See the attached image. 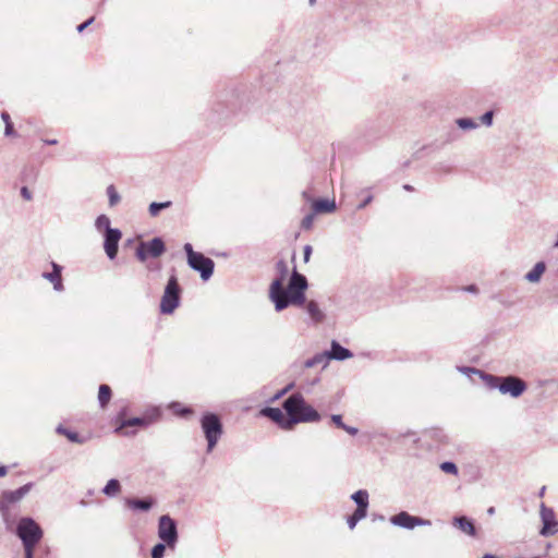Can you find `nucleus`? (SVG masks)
<instances>
[{"label":"nucleus","mask_w":558,"mask_h":558,"mask_svg":"<svg viewBox=\"0 0 558 558\" xmlns=\"http://www.w3.org/2000/svg\"><path fill=\"white\" fill-rule=\"evenodd\" d=\"M276 270L278 276L269 287V299L275 304L276 311L281 312L289 305L300 306L304 304L305 290L307 289L306 277L294 269L287 288H284L283 284L289 275L288 264L284 260L277 262Z\"/></svg>","instance_id":"obj_1"},{"label":"nucleus","mask_w":558,"mask_h":558,"mask_svg":"<svg viewBox=\"0 0 558 558\" xmlns=\"http://www.w3.org/2000/svg\"><path fill=\"white\" fill-rule=\"evenodd\" d=\"M284 411L289 415L292 427L299 423L320 421V414L308 403L301 393H293L283 401Z\"/></svg>","instance_id":"obj_2"},{"label":"nucleus","mask_w":558,"mask_h":558,"mask_svg":"<svg viewBox=\"0 0 558 558\" xmlns=\"http://www.w3.org/2000/svg\"><path fill=\"white\" fill-rule=\"evenodd\" d=\"M483 381L490 389H497L501 395L519 398L527 388L526 383L513 375L496 376L483 375Z\"/></svg>","instance_id":"obj_3"},{"label":"nucleus","mask_w":558,"mask_h":558,"mask_svg":"<svg viewBox=\"0 0 558 558\" xmlns=\"http://www.w3.org/2000/svg\"><path fill=\"white\" fill-rule=\"evenodd\" d=\"M16 535L24 548H35L44 536L40 525L31 517H22L16 526Z\"/></svg>","instance_id":"obj_4"},{"label":"nucleus","mask_w":558,"mask_h":558,"mask_svg":"<svg viewBox=\"0 0 558 558\" xmlns=\"http://www.w3.org/2000/svg\"><path fill=\"white\" fill-rule=\"evenodd\" d=\"M184 251L187 256L189 266L193 270L198 271L201 275V278L204 281H207L214 274V268H215L214 260L209 257H206L202 253L195 252L193 250L192 244H190V243L184 244Z\"/></svg>","instance_id":"obj_5"},{"label":"nucleus","mask_w":558,"mask_h":558,"mask_svg":"<svg viewBox=\"0 0 558 558\" xmlns=\"http://www.w3.org/2000/svg\"><path fill=\"white\" fill-rule=\"evenodd\" d=\"M201 426L207 440V452H211L222 435V424L217 414L206 413L201 418Z\"/></svg>","instance_id":"obj_6"},{"label":"nucleus","mask_w":558,"mask_h":558,"mask_svg":"<svg viewBox=\"0 0 558 558\" xmlns=\"http://www.w3.org/2000/svg\"><path fill=\"white\" fill-rule=\"evenodd\" d=\"M33 488V483H27L15 490H4L0 496V513L3 521L9 524L11 521L10 508L20 502Z\"/></svg>","instance_id":"obj_7"},{"label":"nucleus","mask_w":558,"mask_h":558,"mask_svg":"<svg viewBox=\"0 0 558 558\" xmlns=\"http://www.w3.org/2000/svg\"><path fill=\"white\" fill-rule=\"evenodd\" d=\"M181 289L178 279L172 275L165 288L163 294L160 301V312L162 314H172L180 304Z\"/></svg>","instance_id":"obj_8"},{"label":"nucleus","mask_w":558,"mask_h":558,"mask_svg":"<svg viewBox=\"0 0 558 558\" xmlns=\"http://www.w3.org/2000/svg\"><path fill=\"white\" fill-rule=\"evenodd\" d=\"M158 537L170 548H174L178 542L177 522L168 514H162L158 520Z\"/></svg>","instance_id":"obj_9"},{"label":"nucleus","mask_w":558,"mask_h":558,"mask_svg":"<svg viewBox=\"0 0 558 558\" xmlns=\"http://www.w3.org/2000/svg\"><path fill=\"white\" fill-rule=\"evenodd\" d=\"M166 252V245L161 238H154L150 241L141 242L135 251L136 258L145 263L148 257L157 258Z\"/></svg>","instance_id":"obj_10"},{"label":"nucleus","mask_w":558,"mask_h":558,"mask_svg":"<svg viewBox=\"0 0 558 558\" xmlns=\"http://www.w3.org/2000/svg\"><path fill=\"white\" fill-rule=\"evenodd\" d=\"M390 523L408 530H412L415 526L430 525L429 520L411 515L407 511H401L398 514L392 515L390 518Z\"/></svg>","instance_id":"obj_11"},{"label":"nucleus","mask_w":558,"mask_h":558,"mask_svg":"<svg viewBox=\"0 0 558 558\" xmlns=\"http://www.w3.org/2000/svg\"><path fill=\"white\" fill-rule=\"evenodd\" d=\"M104 236V250L109 259H114L118 254L119 242L122 238V233L119 229H114L105 232Z\"/></svg>","instance_id":"obj_12"},{"label":"nucleus","mask_w":558,"mask_h":558,"mask_svg":"<svg viewBox=\"0 0 558 558\" xmlns=\"http://www.w3.org/2000/svg\"><path fill=\"white\" fill-rule=\"evenodd\" d=\"M260 415L270 418L278 426L283 429H292L291 422L289 421V415L284 414L279 408H270L266 407L260 410Z\"/></svg>","instance_id":"obj_13"},{"label":"nucleus","mask_w":558,"mask_h":558,"mask_svg":"<svg viewBox=\"0 0 558 558\" xmlns=\"http://www.w3.org/2000/svg\"><path fill=\"white\" fill-rule=\"evenodd\" d=\"M541 519L543 522L541 535L548 536L557 532V529H551V523L555 520V512L551 508H547L544 504L541 505Z\"/></svg>","instance_id":"obj_14"},{"label":"nucleus","mask_w":558,"mask_h":558,"mask_svg":"<svg viewBox=\"0 0 558 558\" xmlns=\"http://www.w3.org/2000/svg\"><path fill=\"white\" fill-rule=\"evenodd\" d=\"M326 353L328 355V361H344L353 356V353L349 349L342 347L336 340L331 341L330 350L326 351Z\"/></svg>","instance_id":"obj_15"},{"label":"nucleus","mask_w":558,"mask_h":558,"mask_svg":"<svg viewBox=\"0 0 558 558\" xmlns=\"http://www.w3.org/2000/svg\"><path fill=\"white\" fill-rule=\"evenodd\" d=\"M51 266H52V271L44 272L43 277L53 284V289L56 291L60 292L63 290V283H62V277H61L62 267L54 262L51 263Z\"/></svg>","instance_id":"obj_16"},{"label":"nucleus","mask_w":558,"mask_h":558,"mask_svg":"<svg viewBox=\"0 0 558 558\" xmlns=\"http://www.w3.org/2000/svg\"><path fill=\"white\" fill-rule=\"evenodd\" d=\"M118 425L116 427V433H122V430L126 427L133 426H147L153 422V418H146V416L142 417H132L126 420H120V416L117 420Z\"/></svg>","instance_id":"obj_17"},{"label":"nucleus","mask_w":558,"mask_h":558,"mask_svg":"<svg viewBox=\"0 0 558 558\" xmlns=\"http://www.w3.org/2000/svg\"><path fill=\"white\" fill-rule=\"evenodd\" d=\"M125 505H126V507H129L132 510H138V511L145 512V511H148L151 509V507L154 506V500L150 497L143 498V499L129 498L125 500Z\"/></svg>","instance_id":"obj_18"},{"label":"nucleus","mask_w":558,"mask_h":558,"mask_svg":"<svg viewBox=\"0 0 558 558\" xmlns=\"http://www.w3.org/2000/svg\"><path fill=\"white\" fill-rule=\"evenodd\" d=\"M452 524L469 536L476 535V529L473 522L466 517H454Z\"/></svg>","instance_id":"obj_19"},{"label":"nucleus","mask_w":558,"mask_h":558,"mask_svg":"<svg viewBox=\"0 0 558 558\" xmlns=\"http://www.w3.org/2000/svg\"><path fill=\"white\" fill-rule=\"evenodd\" d=\"M545 271L546 264L544 262H538L527 274H525L524 279L531 283H537Z\"/></svg>","instance_id":"obj_20"},{"label":"nucleus","mask_w":558,"mask_h":558,"mask_svg":"<svg viewBox=\"0 0 558 558\" xmlns=\"http://www.w3.org/2000/svg\"><path fill=\"white\" fill-rule=\"evenodd\" d=\"M306 312L312 318V320L316 324L322 323L325 319L324 312L319 308L317 302L310 301L306 303Z\"/></svg>","instance_id":"obj_21"},{"label":"nucleus","mask_w":558,"mask_h":558,"mask_svg":"<svg viewBox=\"0 0 558 558\" xmlns=\"http://www.w3.org/2000/svg\"><path fill=\"white\" fill-rule=\"evenodd\" d=\"M314 213H333L336 210L335 201L329 199H317L312 205Z\"/></svg>","instance_id":"obj_22"},{"label":"nucleus","mask_w":558,"mask_h":558,"mask_svg":"<svg viewBox=\"0 0 558 558\" xmlns=\"http://www.w3.org/2000/svg\"><path fill=\"white\" fill-rule=\"evenodd\" d=\"M368 493L365 489H360L355 492L351 499L356 504V509H362L363 511H367L368 508Z\"/></svg>","instance_id":"obj_23"},{"label":"nucleus","mask_w":558,"mask_h":558,"mask_svg":"<svg viewBox=\"0 0 558 558\" xmlns=\"http://www.w3.org/2000/svg\"><path fill=\"white\" fill-rule=\"evenodd\" d=\"M121 492V484L118 480L111 478L102 488V494L108 497H114Z\"/></svg>","instance_id":"obj_24"},{"label":"nucleus","mask_w":558,"mask_h":558,"mask_svg":"<svg viewBox=\"0 0 558 558\" xmlns=\"http://www.w3.org/2000/svg\"><path fill=\"white\" fill-rule=\"evenodd\" d=\"M327 364H328V355L326 352H323V353H318L315 356L306 360L304 363V366L306 368H311L316 365H323V367H326Z\"/></svg>","instance_id":"obj_25"},{"label":"nucleus","mask_w":558,"mask_h":558,"mask_svg":"<svg viewBox=\"0 0 558 558\" xmlns=\"http://www.w3.org/2000/svg\"><path fill=\"white\" fill-rule=\"evenodd\" d=\"M111 399V388L108 385H100L98 391V401L100 408L105 409Z\"/></svg>","instance_id":"obj_26"},{"label":"nucleus","mask_w":558,"mask_h":558,"mask_svg":"<svg viewBox=\"0 0 558 558\" xmlns=\"http://www.w3.org/2000/svg\"><path fill=\"white\" fill-rule=\"evenodd\" d=\"M57 433L65 436L70 441L75 444H83L84 441L77 433L69 430L61 425L57 427Z\"/></svg>","instance_id":"obj_27"},{"label":"nucleus","mask_w":558,"mask_h":558,"mask_svg":"<svg viewBox=\"0 0 558 558\" xmlns=\"http://www.w3.org/2000/svg\"><path fill=\"white\" fill-rule=\"evenodd\" d=\"M95 227L98 231H104V233L116 229L111 228L110 219L106 215H100L97 217Z\"/></svg>","instance_id":"obj_28"},{"label":"nucleus","mask_w":558,"mask_h":558,"mask_svg":"<svg viewBox=\"0 0 558 558\" xmlns=\"http://www.w3.org/2000/svg\"><path fill=\"white\" fill-rule=\"evenodd\" d=\"M367 514V511H363L362 509H355L352 515L348 518V526L350 530H353L359 521L363 520Z\"/></svg>","instance_id":"obj_29"},{"label":"nucleus","mask_w":558,"mask_h":558,"mask_svg":"<svg viewBox=\"0 0 558 558\" xmlns=\"http://www.w3.org/2000/svg\"><path fill=\"white\" fill-rule=\"evenodd\" d=\"M171 204L172 203L170 201L162 203L153 202L148 207L149 215L151 217H156L160 213V210L169 208Z\"/></svg>","instance_id":"obj_30"},{"label":"nucleus","mask_w":558,"mask_h":558,"mask_svg":"<svg viewBox=\"0 0 558 558\" xmlns=\"http://www.w3.org/2000/svg\"><path fill=\"white\" fill-rule=\"evenodd\" d=\"M456 123L460 129L464 131L474 130L477 128V123L471 118H459L456 120Z\"/></svg>","instance_id":"obj_31"},{"label":"nucleus","mask_w":558,"mask_h":558,"mask_svg":"<svg viewBox=\"0 0 558 558\" xmlns=\"http://www.w3.org/2000/svg\"><path fill=\"white\" fill-rule=\"evenodd\" d=\"M169 408L173 411L174 414L180 416H186L192 413L190 408L184 407L179 402H172Z\"/></svg>","instance_id":"obj_32"},{"label":"nucleus","mask_w":558,"mask_h":558,"mask_svg":"<svg viewBox=\"0 0 558 558\" xmlns=\"http://www.w3.org/2000/svg\"><path fill=\"white\" fill-rule=\"evenodd\" d=\"M457 371L468 377H471L472 374L478 375L482 379H483V375H487L486 373H484L477 368L469 367V366H457Z\"/></svg>","instance_id":"obj_33"},{"label":"nucleus","mask_w":558,"mask_h":558,"mask_svg":"<svg viewBox=\"0 0 558 558\" xmlns=\"http://www.w3.org/2000/svg\"><path fill=\"white\" fill-rule=\"evenodd\" d=\"M107 195H108V198H109V205L110 206H116L121 197L119 195V193L117 192L116 187L113 185H109L107 187Z\"/></svg>","instance_id":"obj_34"},{"label":"nucleus","mask_w":558,"mask_h":558,"mask_svg":"<svg viewBox=\"0 0 558 558\" xmlns=\"http://www.w3.org/2000/svg\"><path fill=\"white\" fill-rule=\"evenodd\" d=\"M167 544L158 543L151 549V558H162L165 556Z\"/></svg>","instance_id":"obj_35"},{"label":"nucleus","mask_w":558,"mask_h":558,"mask_svg":"<svg viewBox=\"0 0 558 558\" xmlns=\"http://www.w3.org/2000/svg\"><path fill=\"white\" fill-rule=\"evenodd\" d=\"M440 470L445 473L457 475L458 474V468L453 462L446 461L440 464Z\"/></svg>","instance_id":"obj_36"},{"label":"nucleus","mask_w":558,"mask_h":558,"mask_svg":"<svg viewBox=\"0 0 558 558\" xmlns=\"http://www.w3.org/2000/svg\"><path fill=\"white\" fill-rule=\"evenodd\" d=\"M160 415H161V412H160L159 408H153L144 414V416H146V418H153V422L157 421L160 417Z\"/></svg>","instance_id":"obj_37"},{"label":"nucleus","mask_w":558,"mask_h":558,"mask_svg":"<svg viewBox=\"0 0 558 558\" xmlns=\"http://www.w3.org/2000/svg\"><path fill=\"white\" fill-rule=\"evenodd\" d=\"M493 111H487L481 117V122L487 126H490L493 124Z\"/></svg>","instance_id":"obj_38"},{"label":"nucleus","mask_w":558,"mask_h":558,"mask_svg":"<svg viewBox=\"0 0 558 558\" xmlns=\"http://www.w3.org/2000/svg\"><path fill=\"white\" fill-rule=\"evenodd\" d=\"M293 387V384H289L287 387H284L283 389H281L280 391H278L274 397H272V401H276L278 399H280L281 397H283L290 389H292Z\"/></svg>","instance_id":"obj_39"},{"label":"nucleus","mask_w":558,"mask_h":558,"mask_svg":"<svg viewBox=\"0 0 558 558\" xmlns=\"http://www.w3.org/2000/svg\"><path fill=\"white\" fill-rule=\"evenodd\" d=\"M313 220H314V215L311 214V215L305 216L302 220V227L304 229H310L313 225Z\"/></svg>","instance_id":"obj_40"},{"label":"nucleus","mask_w":558,"mask_h":558,"mask_svg":"<svg viewBox=\"0 0 558 558\" xmlns=\"http://www.w3.org/2000/svg\"><path fill=\"white\" fill-rule=\"evenodd\" d=\"M331 421H332V423H333L337 427H339V428H341V429H342V427H344V425H345V424L342 422V416H341V415H339V414H332V415H331Z\"/></svg>","instance_id":"obj_41"},{"label":"nucleus","mask_w":558,"mask_h":558,"mask_svg":"<svg viewBox=\"0 0 558 558\" xmlns=\"http://www.w3.org/2000/svg\"><path fill=\"white\" fill-rule=\"evenodd\" d=\"M21 196L25 199V201H32L33 199V194L32 192L28 190L27 186H22L21 187Z\"/></svg>","instance_id":"obj_42"},{"label":"nucleus","mask_w":558,"mask_h":558,"mask_svg":"<svg viewBox=\"0 0 558 558\" xmlns=\"http://www.w3.org/2000/svg\"><path fill=\"white\" fill-rule=\"evenodd\" d=\"M95 17H89L87 21H85L84 23L80 24L77 26V32L78 33H82L86 27H88L90 24H93Z\"/></svg>","instance_id":"obj_43"},{"label":"nucleus","mask_w":558,"mask_h":558,"mask_svg":"<svg viewBox=\"0 0 558 558\" xmlns=\"http://www.w3.org/2000/svg\"><path fill=\"white\" fill-rule=\"evenodd\" d=\"M311 254H312V246L305 245L304 246V262L305 263H307L310 260Z\"/></svg>","instance_id":"obj_44"},{"label":"nucleus","mask_w":558,"mask_h":558,"mask_svg":"<svg viewBox=\"0 0 558 558\" xmlns=\"http://www.w3.org/2000/svg\"><path fill=\"white\" fill-rule=\"evenodd\" d=\"M4 134L7 136H11L14 134V129H13V124L12 122H8V124H5V130H4Z\"/></svg>","instance_id":"obj_45"},{"label":"nucleus","mask_w":558,"mask_h":558,"mask_svg":"<svg viewBox=\"0 0 558 558\" xmlns=\"http://www.w3.org/2000/svg\"><path fill=\"white\" fill-rule=\"evenodd\" d=\"M343 430H345L348 434L350 435H356L357 434V428L355 427H352V426H348V425H344V427H342Z\"/></svg>","instance_id":"obj_46"},{"label":"nucleus","mask_w":558,"mask_h":558,"mask_svg":"<svg viewBox=\"0 0 558 558\" xmlns=\"http://www.w3.org/2000/svg\"><path fill=\"white\" fill-rule=\"evenodd\" d=\"M373 199V196L372 195H368L359 206L357 208L359 209H363L364 207H366Z\"/></svg>","instance_id":"obj_47"},{"label":"nucleus","mask_w":558,"mask_h":558,"mask_svg":"<svg viewBox=\"0 0 558 558\" xmlns=\"http://www.w3.org/2000/svg\"><path fill=\"white\" fill-rule=\"evenodd\" d=\"M35 548H24L25 558H34Z\"/></svg>","instance_id":"obj_48"},{"label":"nucleus","mask_w":558,"mask_h":558,"mask_svg":"<svg viewBox=\"0 0 558 558\" xmlns=\"http://www.w3.org/2000/svg\"><path fill=\"white\" fill-rule=\"evenodd\" d=\"M1 118L4 121L5 124H8V122H11L10 114L8 112H5V111H3L1 113Z\"/></svg>","instance_id":"obj_49"},{"label":"nucleus","mask_w":558,"mask_h":558,"mask_svg":"<svg viewBox=\"0 0 558 558\" xmlns=\"http://www.w3.org/2000/svg\"><path fill=\"white\" fill-rule=\"evenodd\" d=\"M464 290L468 291V292H472V293H476L477 292V288L474 284L468 286L466 288H464Z\"/></svg>","instance_id":"obj_50"},{"label":"nucleus","mask_w":558,"mask_h":558,"mask_svg":"<svg viewBox=\"0 0 558 558\" xmlns=\"http://www.w3.org/2000/svg\"><path fill=\"white\" fill-rule=\"evenodd\" d=\"M8 472V469L5 466H0V477L4 476Z\"/></svg>","instance_id":"obj_51"},{"label":"nucleus","mask_w":558,"mask_h":558,"mask_svg":"<svg viewBox=\"0 0 558 558\" xmlns=\"http://www.w3.org/2000/svg\"><path fill=\"white\" fill-rule=\"evenodd\" d=\"M45 143L48 145H56L58 142L57 140H46Z\"/></svg>","instance_id":"obj_52"},{"label":"nucleus","mask_w":558,"mask_h":558,"mask_svg":"<svg viewBox=\"0 0 558 558\" xmlns=\"http://www.w3.org/2000/svg\"><path fill=\"white\" fill-rule=\"evenodd\" d=\"M482 558H497V556L493 554H485Z\"/></svg>","instance_id":"obj_53"},{"label":"nucleus","mask_w":558,"mask_h":558,"mask_svg":"<svg viewBox=\"0 0 558 558\" xmlns=\"http://www.w3.org/2000/svg\"><path fill=\"white\" fill-rule=\"evenodd\" d=\"M551 529H557L558 532V521H555L551 523Z\"/></svg>","instance_id":"obj_54"},{"label":"nucleus","mask_w":558,"mask_h":558,"mask_svg":"<svg viewBox=\"0 0 558 558\" xmlns=\"http://www.w3.org/2000/svg\"><path fill=\"white\" fill-rule=\"evenodd\" d=\"M487 512H488V514H494L495 508L494 507L488 508Z\"/></svg>","instance_id":"obj_55"},{"label":"nucleus","mask_w":558,"mask_h":558,"mask_svg":"<svg viewBox=\"0 0 558 558\" xmlns=\"http://www.w3.org/2000/svg\"><path fill=\"white\" fill-rule=\"evenodd\" d=\"M545 489H546V487H545V486H544V487H542V489H541V492H539V496H541V497L544 495Z\"/></svg>","instance_id":"obj_56"},{"label":"nucleus","mask_w":558,"mask_h":558,"mask_svg":"<svg viewBox=\"0 0 558 558\" xmlns=\"http://www.w3.org/2000/svg\"><path fill=\"white\" fill-rule=\"evenodd\" d=\"M404 189L408 190V191L412 190L411 185H409V184H405Z\"/></svg>","instance_id":"obj_57"},{"label":"nucleus","mask_w":558,"mask_h":558,"mask_svg":"<svg viewBox=\"0 0 558 558\" xmlns=\"http://www.w3.org/2000/svg\"><path fill=\"white\" fill-rule=\"evenodd\" d=\"M303 197H305L306 199H308V194L306 192H303Z\"/></svg>","instance_id":"obj_58"},{"label":"nucleus","mask_w":558,"mask_h":558,"mask_svg":"<svg viewBox=\"0 0 558 558\" xmlns=\"http://www.w3.org/2000/svg\"><path fill=\"white\" fill-rule=\"evenodd\" d=\"M315 0H310V4L313 5Z\"/></svg>","instance_id":"obj_59"}]
</instances>
